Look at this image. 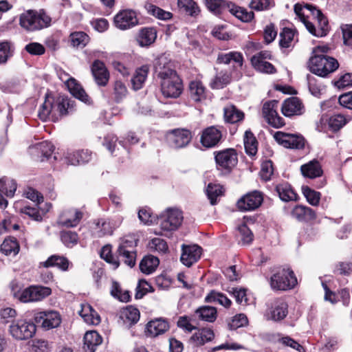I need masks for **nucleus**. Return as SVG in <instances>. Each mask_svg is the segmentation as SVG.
I'll return each mask as SVG.
<instances>
[{
  "instance_id": "nucleus-46",
  "label": "nucleus",
  "mask_w": 352,
  "mask_h": 352,
  "mask_svg": "<svg viewBox=\"0 0 352 352\" xmlns=\"http://www.w3.org/2000/svg\"><path fill=\"white\" fill-rule=\"evenodd\" d=\"M243 22H250L254 18L253 12H248L246 9L239 7L234 3H230L228 12Z\"/></svg>"
},
{
  "instance_id": "nucleus-36",
  "label": "nucleus",
  "mask_w": 352,
  "mask_h": 352,
  "mask_svg": "<svg viewBox=\"0 0 352 352\" xmlns=\"http://www.w3.org/2000/svg\"><path fill=\"white\" fill-rule=\"evenodd\" d=\"M0 251L6 256H16L20 251V245L14 236L6 237L0 245Z\"/></svg>"
},
{
  "instance_id": "nucleus-3",
  "label": "nucleus",
  "mask_w": 352,
  "mask_h": 352,
  "mask_svg": "<svg viewBox=\"0 0 352 352\" xmlns=\"http://www.w3.org/2000/svg\"><path fill=\"white\" fill-rule=\"evenodd\" d=\"M19 23L25 31L34 32L50 27L52 17L44 9L28 10L19 15Z\"/></svg>"
},
{
  "instance_id": "nucleus-30",
  "label": "nucleus",
  "mask_w": 352,
  "mask_h": 352,
  "mask_svg": "<svg viewBox=\"0 0 352 352\" xmlns=\"http://www.w3.org/2000/svg\"><path fill=\"white\" fill-rule=\"evenodd\" d=\"M291 214L299 221L309 222L316 219V212L311 208L297 205L292 210Z\"/></svg>"
},
{
  "instance_id": "nucleus-37",
  "label": "nucleus",
  "mask_w": 352,
  "mask_h": 352,
  "mask_svg": "<svg viewBox=\"0 0 352 352\" xmlns=\"http://www.w3.org/2000/svg\"><path fill=\"white\" fill-rule=\"evenodd\" d=\"M243 60L244 59L241 52L232 51L228 53H219L217 58V63L228 65L231 62H233L238 66L242 67Z\"/></svg>"
},
{
  "instance_id": "nucleus-49",
  "label": "nucleus",
  "mask_w": 352,
  "mask_h": 352,
  "mask_svg": "<svg viewBox=\"0 0 352 352\" xmlns=\"http://www.w3.org/2000/svg\"><path fill=\"white\" fill-rule=\"evenodd\" d=\"M297 34L296 30L289 28H284L280 33L279 45L280 48H289L293 46L295 34Z\"/></svg>"
},
{
  "instance_id": "nucleus-57",
  "label": "nucleus",
  "mask_w": 352,
  "mask_h": 352,
  "mask_svg": "<svg viewBox=\"0 0 352 352\" xmlns=\"http://www.w3.org/2000/svg\"><path fill=\"white\" fill-rule=\"evenodd\" d=\"M111 248V245L103 246L100 251V257L107 263L112 265L114 269H117L120 263L118 258L113 254Z\"/></svg>"
},
{
  "instance_id": "nucleus-50",
  "label": "nucleus",
  "mask_w": 352,
  "mask_h": 352,
  "mask_svg": "<svg viewBox=\"0 0 352 352\" xmlns=\"http://www.w3.org/2000/svg\"><path fill=\"white\" fill-rule=\"evenodd\" d=\"M145 8L147 10V12L155 16V18L163 20V21H168L173 18V14L170 12L166 11L163 10L162 8L152 4L148 3L145 6Z\"/></svg>"
},
{
  "instance_id": "nucleus-10",
  "label": "nucleus",
  "mask_w": 352,
  "mask_h": 352,
  "mask_svg": "<svg viewBox=\"0 0 352 352\" xmlns=\"http://www.w3.org/2000/svg\"><path fill=\"white\" fill-rule=\"evenodd\" d=\"M272 52L270 50H261L250 58L252 67L258 72L266 74H274L277 72V69L267 60H272Z\"/></svg>"
},
{
  "instance_id": "nucleus-35",
  "label": "nucleus",
  "mask_w": 352,
  "mask_h": 352,
  "mask_svg": "<svg viewBox=\"0 0 352 352\" xmlns=\"http://www.w3.org/2000/svg\"><path fill=\"white\" fill-rule=\"evenodd\" d=\"M148 73L149 66L148 65H143L135 69L131 80L133 90L138 91L143 87Z\"/></svg>"
},
{
  "instance_id": "nucleus-59",
  "label": "nucleus",
  "mask_w": 352,
  "mask_h": 352,
  "mask_svg": "<svg viewBox=\"0 0 352 352\" xmlns=\"http://www.w3.org/2000/svg\"><path fill=\"white\" fill-rule=\"evenodd\" d=\"M96 226V236L99 238L111 235L113 232V227L109 221L103 219H98Z\"/></svg>"
},
{
  "instance_id": "nucleus-9",
  "label": "nucleus",
  "mask_w": 352,
  "mask_h": 352,
  "mask_svg": "<svg viewBox=\"0 0 352 352\" xmlns=\"http://www.w3.org/2000/svg\"><path fill=\"white\" fill-rule=\"evenodd\" d=\"M263 200V193L254 190L241 196L236 203V208L242 212L254 211L261 207Z\"/></svg>"
},
{
  "instance_id": "nucleus-24",
  "label": "nucleus",
  "mask_w": 352,
  "mask_h": 352,
  "mask_svg": "<svg viewBox=\"0 0 352 352\" xmlns=\"http://www.w3.org/2000/svg\"><path fill=\"white\" fill-rule=\"evenodd\" d=\"M300 172L304 177L309 179H315L323 175L322 165L316 159L301 165Z\"/></svg>"
},
{
  "instance_id": "nucleus-6",
  "label": "nucleus",
  "mask_w": 352,
  "mask_h": 352,
  "mask_svg": "<svg viewBox=\"0 0 352 352\" xmlns=\"http://www.w3.org/2000/svg\"><path fill=\"white\" fill-rule=\"evenodd\" d=\"M216 168L221 175H230L238 164V153L232 148L214 152Z\"/></svg>"
},
{
  "instance_id": "nucleus-45",
  "label": "nucleus",
  "mask_w": 352,
  "mask_h": 352,
  "mask_svg": "<svg viewBox=\"0 0 352 352\" xmlns=\"http://www.w3.org/2000/svg\"><path fill=\"white\" fill-rule=\"evenodd\" d=\"M17 188V184L13 179L3 177L0 179V194L7 197H13Z\"/></svg>"
},
{
  "instance_id": "nucleus-41",
  "label": "nucleus",
  "mask_w": 352,
  "mask_h": 352,
  "mask_svg": "<svg viewBox=\"0 0 352 352\" xmlns=\"http://www.w3.org/2000/svg\"><path fill=\"white\" fill-rule=\"evenodd\" d=\"M159 264L160 260L157 256L146 255L140 261V270L145 274H151L155 271Z\"/></svg>"
},
{
  "instance_id": "nucleus-62",
  "label": "nucleus",
  "mask_w": 352,
  "mask_h": 352,
  "mask_svg": "<svg viewBox=\"0 0 352 352\" xmlns=\"http://www.w3.org/2000/svg\"><path fill=\"white\" fill-rule=\"evenodd\" d=\"M333 272L336 276H349L352 274V262H338L334 266Z\"/></svg>"
},
{
  "instance_id": "nucleus-25",
  "label": "nucleus",
  "mask_w": 352,
  "mask_h": 352,
  "mask_svg": "<svg viewBox=\"0 0 352 352\" xmlns=\"http://www.w3.org/2000/svg\"><path fill=\"white\" fill-rule=\"evenodd\" d=\"M157 33V30L154 27L142 28L138 31L136 41L141 47H149L155 41Z\"/></svg>"
},
{
  "instance_id": "nucleus-1",
  "label": "nucleus",
  "mask_w": 352,
  "mask_h": 352,
  "mask_svg": "<svg viewBox=\"0 0 352 352\" xmlns=\"http://www.w3.org/2000/svg\"><path fill=\"white\" fill-rule=\"evenodd\" d=\"M154 73L160 80V90L166 98H177L184 90L182 79L166 58H158L154 63Z\"/></svg>"
},
{
  "instance_id": "nucleus-34",
  "label": "nucleus",
  "mask_w": 352,
  "mask_h": 352,
  "mask_svg": "<svg viewBox=\"0 0 352 352\" xmlns=\"http://www.w3.org/2000/svg\"><path fill=\"white\" fill-rule=\"evenodd\" d=\"M204 3L209 11L221 17L228 12L231 2L224 0H204Z\"/></svg>"
},
{
  "instance_id": "nucleus-43",
  "label": "nucleus",
  "mask_w": 352,
  "mask_h": 352,
  "mask_svg": "<svg viewBox=\"0 0 352 352\" xmlns=\"http://www.w3.org/2000/svg\"><path fill=\"white\" fill-rule=\"evenodd\" d=\"M351 120L348 116L341 113H336L331 116L327 120L329 129L333 132L339 131Z\"/></svg>"
},
{
  "instance_id": "nucleus-51",
  "label": "nucleus",
  "mask_w": 352,
  "mask_h": 352,
  "mask_svg": "<svg viewBox=\"0 0 352 352\" xmlns=\"http://www.w3.org/2000/svg\"><path fill=\"white\" fill-rule=\"evenodd\" d=\"M138 218L141 222L146 225L157 223L159 217L154 214L151 208L144 206L138 211Z\"/></svg>"
},
{
  "instance_id": "nucleus-20",
  "label": "nucleus",
  "mask_w": 352,
  "mask_h": 352,
  "mask_svg": "<svg viewBox=\"0 0 352 352\" xmlns=\"http://www.w3.org/2000/svg\"><path fill=\"white\" fill-rule=\"evenodd\" d=\"M169 328V323L167 320L157 318L149 321L146 324L144 333L146 337L155 338L164 334Z\"/></svg>"
},
{
  "instance_id": "nucleus-55",
  "label": "nucleus",
  "mask_w": 352,
  "mask_h": 352,
  "mask_svg": "<svg viewBox=\"0 0 352 352\" xmlns=\"http://www.w3.org/2000/svg\"><path fill=\"white\" fill-rule=\"evenodd\" d=\"M302 193L306 198L307 201L313 206H318L321 199V193L308 186H302Z\"/></svg>"
},
{
  "instance_id": "nucleus-32",
  "label": "nucleus",
  "mask_w": 352,
  "mask_h": 352,
  "mask_svg": "<svg viewBox=\"0 0 352 352\" xmlns=\"http://www.w3.org/2000/svg\"><path fill=\"white\" fill-rule=\"evenodd\" d=\"M214 338V333L210 328H201L198 329L191 337L190 341L196 346L204 345Z\"/></svg>"
},
{
  "instance_id": "nucleus-26",
  "label": "nucleus",
  "mask_w": 352,
  "mask_h": 352,
  "mask_svg": "<svg viewBox=\"0 0 352 352\" xmlns=\"http://www.w3.org/2000/svg\"><path fill=\"white\" fill-rule=\"evenodd\" d=\"M70 265L72 266V263L67 257L58 254H53L48 257L45 261L40 263V266L43 267H56L63 272L67 271Z\"/></svg>"
},
{
  "instance_id": "nucleus-19",
  "label": "nucleus",
  "mask_w": 352,
  "mask_h": 352,
  "mask_svg": "<svg viewBox=\"0 0 352 352\" xmlns=\"http://www.w3.org/2000/svg\"><path fill=\"white\" fill-rule=\"evenodd\" d=\"M83 217V213L74 208L66 210L58 218V224L63 227L74 228L77 226Z\"/></svg>"
},
{
  "instance_id": "nucleus-2",
  "label": "nucleus",
  "mask_w": 352,
  "mask_h": 352,
  "mask_svg": "<svg viewBox=\"0 0 352 352\" xmlns=\"http://www.w3.org/2000/svg\"><path fill=\"white\" fill-rule=\"evenodd\" d=\"M76 109V101L67 96H54L50 94H46L44 102L38 110V116L43 121L51 119L56 122L59 117L72 113Z\"/></svg>"
},
{
  "instance_id": "nucleus-58",
  "label": "nucleus",
  "mask_w": 352,
  "mask_h": 352,
  "mask_svg": "<svg viewBox=\"0 0 352 352\" xmlns=\"http://www.w3.org/2000/svg\"><path fill=\"white\" fill-rule=\"evenodd\" d=\"M223 186L212 183L208 184L206 188V195L212 205L217 203V197L223 195Z\"/></svg>"
},
{
  "instance_id": "nucleus-40",
  "label": "nucleus",
  "mask_w": 352,
  "mask_h": 352,
  "mask_svg": "<svg viewBox=\"0 0 352 352\" xmlns=\"http://www.w3.org/2000/svg\"><path fill=\"white\" fill-rule=\"evenodd\" d=\"M177 6L182 12L194 18L201 12L200 8L194 0H177Z\"/></svg>"
},
{
  "instance_id": "nucleus-60",
  "label": "nucleus",
  "mask_w": 352,
  "mask_h": 352,
  "mask_svg": "<svg viewBox=\"0 0 352 352\" xmlns=\"http://www.w3.org/2000/svg\"><path fill=\"white\" fill-rule=\"evenodd\" d=\"M60 240L67 248H72L78 242V234L71 230H62L60 232Z\"/></svg>"
},
{
  "instance_id": "nucleus-64",
  "label": "nucleus",
  "mask_w": 352,
  "mask_h": 352,
  "mask_svg": "<svg viewBox=\"0 0 352 352\" xmlns=\"http://www.w3.org/2000/svg\"><path fill=\"white\" fill-rule=\"evenodd\" d=\"M31 350L32 352H50L51 346L47 340L34 339L32 340Z\"/></svg>"
},
{
  "instance_id": "nucleus-22",
  "label": "nucleus",
  "mask_w": 352,
  "mask_h": 352,
  "mask_svg": "<svg viewBox=\"0 0 352 352\" xmlns=\"http://www.w3.org/2000/svg\"><path fill=\"white\" fill-rule=\"evenodd\" d=\"M275 191L281 201L285 202L296 201L298 195L287 182L283 181L275 186Z\"/></svg>"
},
{
  "instance_id": "nucleus-4",
  "label": "nucleus",
  "mask_w": 352,
  "mask_h": 352,
  "mask_svg": "<svg viewBox=\"0 0 352 352\" xmlns=\"http://www.w3.org/2000/svg\"><path fill=\"white\" fill-rule=\"evenodd\" d=\"M298 284L294 272L287 265L276 269L271 276L270 285L272 290L286 292L293 289Z\"/></svg>"
},
{
  "instance_id": "nucleus-44",
  "label": "nucleus",
  "mask_w": 352,
  "mask_h": 352,
  "mask_svg": "<svg viewBox=\"0 0 352 352\" xmlns=\"http://www.w3.org/2000/svg\"><path fill=\"white\" fill-rule=\"evenodd\" d=\"M195 314L200 320L213 322L217 317V309L211 306H201L195 310Z\"/></svg>"
},
{
  "instance_id": "nucleus-21",
  "label": "nucleus",
  "mask_w": 352,
  "mask_h": 352,
  "mask_svg": "<svg viewBox=\"0 0 352 352\" xmlns=\"http://www.w3.org/2000/svg\"><path fill=\"white\" fill-rule=\"evenodd\" d=\"M119 317L123 324L129 329L138 323L140 318V312L137 307L128 305L120 309Z\"/></svg>"
},
{
  "instance_id": "nucleus-42",
  "label": "nucleus",
  "mask_w": 352,
  "mask_h": 352,
  "mask_svg": "<svg viewBox=\"0 0 352 352\" xmlns=\"http://www.w3.org/2000/svg\"><path fill=\"white\" fill-rule=\"evenodd\" d=\"M224 118L226 122L231 124L239 123L243 120L244 113L238 109L234 105H230L224 108Z\"/></svg>"
},
{
  "instance_id": "nucleus-7",
  "label": "nucleus",
  "mask_w": 352,
  "mask_h": 352,
  "mask_svg": "<svg viewBox=\"0 0 352 352\" xmlns=\"http://www.w3.org/2000/svg\"><path fill=\"white\" fill-rule=\"evenodd\" d=\"M36 326L34 320L19 318L10 324L8 332L16 340H26L32 338L36 333Z\"/></svg>"
},
{
  "instance_id": "nucleus-38",
  "label": "nucleus",
  "mask_w": 352,
  "mask_h": 352,
  "mask_svg": "<svg viewBox=\"0 0 352 352\" xmlns=\"http://www.w3.org/2000/svg\"><path fill=\"white\" fill-rule=\"evenodd\" d=\"M89 41V36L82 31L73 32L69 36L70 45L74 48L82 49L87 46Z\"/></svg>"
},
{
  "instance_id": "nucleus-61",
  "label": "nucleus",
  "mask_w": 352,
  "mask_h": 352,
  "mask_svg": "<svg viewBox=\"0 0 352 352\" xmlns=\"http://www.w3.org/2000/svg\"><path fill=\"white\" fill-rule=\"evenodd\" d=\"M155 292L152 285L145 279H140L135 289V298L138 300L142 298L147 293Z\"/></svg>"
},
{
  "instance_id": "nucleus-27",
  "label": "nucleus",
  "mask_w": 352,
  "mask_h": 352,
  "mask_svg": "<svg viewBox=\"0 0 352 352\" xmlns=\"http://www.w3.org/2000/svg\"><path fill=\"white\" fill-rule=\"evenodd\" d=\"M129 91L126 84L121 80H116L112 83V90L109 100L113 103H121L127 96Z\"/></svg>"
},
{
  "instance_id": "nucleus-29",
  "label": "nucleus",
  "mask_w": 352,
  "mask_h": 352,
  "mask_svg": "<svg viewBox=\"0 0 352 352\" xmlns=\"http://www.w3.org/2000/svg\"><path fill=\"white\" fill-rule=\"evenodd\" d=\"M91 158V153L88 150H79L67 152L65 156V162L70 165H79L88 162Z\"/></svg>"
},
{
  "instance_id": "nucleus-16",
  "label": "nucleus",
  "mask_w": 352,
  "mask_h": 352,
  "mask_svg": "<svg viewBox=\"0 0 352 352\" xmlns=\"http://www.w3.org/2000/svg\"><path fill=\"white\" fill-rule=\"evenodd\" d=\"M281 111L286 117L301 116L305 112V106L299 98L292 96L283 102Z\"/></svg>"
},
{
  "instance_id": "nucleus-23",
  "label": "nucleus",
  "mask_w": 352,
  "mask_h": 352,
  "mask_svg": "<svg viewBox=\"0 0 352 352\" xmlns=\"http://www.w3.org/2000/svg\"><path fill=\"white\" fill-rule=\"evenodd\" d=\"M67 87L69 93L76 99L85 102L91 103V98L86 93L80 84L74 78L70 77L66 82Z\"/></svg>"
},
{
  "instance_id": "nucleus-47",
  "label": "nucleus",
  "mask_w": 352,
  "mask_h": 352,
  "mask_svg": "<svg viewBox=\"0 0 352 352\" xmlns=\"http://www.w3.org/2000/svg\"><path fill=\"white\" fill-rule=\"evenodd\" d=\"M204 300L208 303L218 302L226 308H229L232 305V301L224 294L215 290L210 291Z\"/></svg>"
},
{
  "instance_id": "nucleus-31",
  "label": "nucleus",
  "mask_w": 352,
  "mask_h": 352,
  "mask_svg": "<svg viewBox=\"0 0 352 352\" xmlns=\"http://www.w3.org/2000/svg\"><path fill=\"white\" fill-rule=\"evenodd\" d=\"M83 349L85 352H95L101 344L102 338L96 331H87L83 338Z\"/></svg>"
},
{
  "instance_id": "nucleus-8",
  "label": "nucleus",
  "mask_w": 352,
  "mask_h": 352,
  "mask_svg": "<svg viewBox=\"0 0 352 352\" xmlns=\"http://www.w3.org/2000/svg\"><path fill=\"white\" fill-rule=\"evenodd\" d=\"M288 303L284 298H274L266 302L264 316L267 320L280 322L288 314Z\"/></svg>"
},
{
  "instance_id": "nucleus-14",
  "label": "nucleus",
  "mask_w": 352,
  "mask_h": 352,
  "mask_svg": "<svg viewBox=\"0 0 352 352\" xmlns=\"http://www.w3.org/2000/svg\"><path fill=\"white\" fill-rule=\"evenodd\" d=\"M278 144L290 149H302L305 146V138L297 133H274Z\"/></svg>"
},
{
  "instance_id": "nucleus-39",
  "label": "nucleus",
  "mask_w": 352,
  "mask_h": 352,
  "mask_svg": "<svg viewBox=\"0 0 352 352\" xmlns=\"http://www.w3.org/2000/svg\"><path fill=\"white\" fill-rule=\"evenodd\" d=\"M14 43L8 40L0 41V65H6L14 54Z\"/></svg>"
},
{
  "instance_id": "nucleus-11",
  "label": "nucleus",
  "mask_w": 352,
  "mask_h": 352,
  "mask_svg": "<svg viewBox=\"0 0 352 352\" xmlns=\"http://www.w3.org/2000/svg\"><path fill=\"white\" fill-rule=\"evenodd\" d=\"M33 320L36 326L38 325L45 330L58 327L62 322L60 313L54 310L38 311L34 314Z\"/></svg>"
},
{
  "instance_id": "nucleus-15",
  "label": "nucleus",
  "mask_w": 352,
  "mask_h": 352,
  "mask_svg": "<svg viewBox=\"0 0 352 352\" xmlns=\"http://www.w3.org/2000/svg\"><path fill=\"white\" fill-rule=\"evenodd\" d=\"M91 74L99 87H106L109 81L110 74L104 63L95 60L91 66Z\"/></svg>"
},
{
  "instance_id": "nucleus-33",
  "label": "nucleus",
  "mask_w": 352,
  "mask_h": 352,
  "mask_svg": "<svg viewBox=\"0 0 352 352\" xmlns=\"http://www.w3.org/2000/svg\"><path fill=\"white\" fill-rule=\"evenodd\" d=\"M191 139V133H166V140L168 145L175 148L186 146Z\"/></svg>"
},
{
  "instance_id": "nucleus-52",
  "label": "nucleus",
  "mask_w": 352,
  "mask_h": 352,
  "mask_svg": "<svg viewBox=\"0 0 352 352\" xmlns=\"http://www.w3.org/2000/svg\"><path fill=\"white\" fill-rule=\"evenodd\" d=\"M243 140L246 154L249 156L256 155L258 151V142L254 133H245Z\"/></svg>"
},
{
  "instance_id": "nucleus-5",
  "label": "nucleus",
  "mask_w": 352,
  "mask_h": 352,
  "mask_svg": "<svg viewBox=\"0 0 352 352\" xmlns=\"http://www.w3.org/2000/svg\"><path fill=\"white\" fill-rule=\"evenodd\" d=\"M338 60L326 54H313L309 60V71L320 77L326 78L339 67Z\"/></svg>"
},
{
  "instance_id": "nucleus-13",
  "label": "nucleus",
  "mask_w": 352,
  "mask_h": 352,
  "mask_svg": "<svg viewBox=\"0 0 352 352\" xmlns=\"http://www.w3.org/2000/svg\"><path fill=\"white\" fill-rule=\"evenodd\" d=\"M139 24L137 13L132 9L120 10L113 17L114 26L120 30H126Z\"/></svg>"
},
{
  "instance_id": "nucleus-17",
  "label": "nucleus",
  "mask_w": 352,
  "mask_h": 352,
  "mask_svg": "<svg viewBox=\"0 0 352 352\" xmlns=\"http://www.w3.org/2000/svg\"><path fill=\"white\" fill-rule=\"evenodd\" d=\"M202 248L197 245H183L181 262L187 267H190L201 258Z\"/></svg>"
},
{
  "instance_id": "nucleus-28",
  "label": "nucleus",
  "mask_w": 352,
  "mask_h": 352,
  "mask_svg": "<svg viewBox=\"0 0 352 352\" xmlns=\"http://www.w3.org/2000/svg\"><path fill=\"white\" fill-rule=\"evenodd\" d=\"M190 98L195 102H200L207 98V89L201 80H192L188 85Z\"/></svg>"
},
{
  "instance_id": "nucleus-18",
  "label": "nucleus",
  "mask_w": 352,
  "mask_h": 352,
  "mask_svg": "<svg viewBox=\"0 0 352 352\" xmlns=\"http://www.w3.org/2000/svg\"><path fill=\"white\" fill-rule=\"evenodd\" d=\"M305 8L309 10L314 18L316 19L318 28L317 37L325 36L329 32L330 26L327 18L322 14V11L311 4H305Z\"/></svg>"
},
{
  "instance_id": "nucleus-48",
  "label": "nucleus",
  "mask_w": 352,
  "mask_h": 352,
  "mask_svg": "<svg viewBox=\"0 0 352 352\" xmlns=\"http://www.w3.org/2000/svg\"><path fill=\"white\" fill-rule=\"evenodd\" d=\"M34 146L41 152L40 159L38 160L40 162L48 160L55 149L54 145L47 140L36 143Z\"/></svg>"
},
{
  "instance_id": "nucleus-63",
  "label": "nucleus",
  "mask_w": 352,
  "mask_h": 352,
  "mask_svg": "<svg viewBox=\"0 0 352 352\" xmlns=\"http://www.w3.org/2000/svg\"><path fill=\"white\" fill-rule=\"evenodd\" d=\"M17 311L15 309L6 307L0 310V322L2 324L14 323L16 321Z\"/></svg>"
},
{
  "instance_id": "nucleus-54",
  "label": "nucleus",
  "mask_w": 352,
  "mask_h": 352,
  "mask_svg": "<svg viewBox=\"0 0 352 352\" xmlns=\"http://www.w3.org/2000/svg\"><path fill=\"white\" fill-rule=\"evenodd\" d=\"M110 294L113 298L122 302H128L131 299L130 292L129 291L123 292L119 283L116 280L112 281Z\"/></svg>"
},
{
  "instance_id": "nucleus-12",
  "label": "nucleus",
  "mask_w": 352,
  "mask_h": 352,
  "mask_svg": "<svg viewBox=\"0 0 352 352\" xmlns=\"http://www.w3.org/2000/svg\"><path fill=\"white\" fill-rule=\"evenodd\" d=\"M160 228L164 232L177 230L183 221L182 212L177 209H167L159 217Z\"/></svg>"
},
{
  "instance_id": "nucleus-53",
  "label": "nucleus",
  "mask_w": 352,
  "mask_h": 352,
  "mask_svg": "<svg viewBox=\"0 0 352 352\" xmlns=\"http://www.w3.org/2000/svg\"><path fill=\"white\" fill-rule=\"evenodd\" d=\"M116 257L130 267H133L136 263L137 251H129L118 248Z\"/></svg>"
},
{
  "instance_id": "nucleus-56",
  "label": "nucleus",
  "mask_w": 352,
  "mask_h": 352,
  "mask_svg": "<svg viewBox=\"0 0 352 352\" xmlns=\"http://www.w3.org/2000/svg\"><path fill=\"white\" fill-rule=\"evenodd\" d=\"M222 139V133H201L200 142L205 148L217 146Z\"/></svg>"
}]
</instances>
